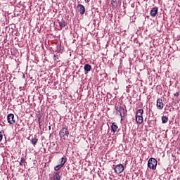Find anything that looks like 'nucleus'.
<instances>
[{
  "mask_svg": "<svg viewBox=\"0 0 180 180\" xmlns=\"http://www.w3.org/2000/svg\"><path fill=\"white\" fill-rule=\"evenodd\" d=\"M59 135L63 138V140H67L68 139V136H70V131H68V127L67 125H64L62 129L59 132Z\"/></svg>",
  "mask_w": 180,
  "mask_h": 180,
  "instance_id": "f257e3e1",
  "label": "nucleus"
},
{
  "mask_svg": "<svg viewBox=\"0 0 180 180\" xmlns=\"http://www.w3.org/2000/svg\"><path fill=\"white\" fill-rule=\"evenodd\" d=\"M148 167L150 169H157V160L155 158H150L148 162Z\"/></svg>",
  "mask_w": 180,
  "mask_h": 180,
  "instance_id": "f03ea898",
  "label": "nucleus"
},
{
  "mask_svg": "<svg viewBox=\"0 0 180 180\" xmlns=\"http://www.w3.org/2000/svg\"><path fill=\"white\" fill-rule=\"evenodd\" d=\"M115 172V174H122V172L123 171H124V167L123 166V165L120 164L115 166V167L114 168Z\"/></svg>",
  "mask_w": 180,
  "mask_h": 180,
  "instance_id": "7ed1b4c3",
  "label": "nucleus"
},
{
  "mask_svg": "<svg viewBox=\"0 0 180 180\" xmlns=\"http://www.w3.org/2000/svg\"><path fill=\"white\" fill-rule=\"evenodd\" d=\"M8 123L10 124H15V115L12 113H10L7 115Z\"/></svg>",
  "mask_w": 180,
  "mask_h": 180,
  "instance_id": "20e7f679",
  "label": "nucleus"
},
{
  "mask_svg": "<svg viewBox=\"0 0 180 180\" xmlns=\"http://www.w3.org/2000/svg\"><path fill=\"white\" fill-rule=\"evenodd\" d=\"M118 112L121 116V118L123 119L124 117V115L127 113V110L124 109L123 107H120L118 109Z\"/></svg>",
  "mask_w": 180,
  "mask_h": 180,
  "instance_id": "39448f33",
  "label": "nucleus"
},
{
  "mask_svg": "<svg viewBox=\"0 0 180 180\" xmlns=\"http://www.w3.org/2000/svg\"><path fill=\"white\" fill-rule=\"evenodd\" d=\"M157 13H158V7L155 6L152 8L150 13V16H152V18H155Z\"/></svg>",
  "mask_w": 180,
  "mask_h": 180,
  "instance_id": "423d86ee",
  "label": "nucleus"
},
{
  "mask_svg": "<svg viewBox=\"0 0 180 180\" xmlns=\"http://www.w3.org/2000/svg\"><path fill=\"white\" fill-rule=\"evenodd\" d=\"M156 106L159 110L164 109V103H162V99L158 98L157 100Z\"/></svg>",
  "mask_w": 180,
  "mask_h": 180,
  "instance_id": "0eeeda50",
  "label": "nucleus"
},
{
  "mask_svg": "<svg viewBox=\"0 0 180 180\" xmlns=\"http://www.w3.org/2000/svg\"><path fill=\"white\" fill-rule=\"evenodd\" d=\"M77 9H78L80 15H84V13H85V6H84V5L78 4Z\"/></svg>",
  "mask_w": 180,
  "mask_h": 180,
  "instance_id": "6e6552de",
  "label": "nucleus"
},
{
  "mask_svg": "<svg viewBox=\"0 0 180 180\" xmlns=\"http://www.w3.org/2000/svg\"><path fill=\"white\" fill-rule=\"evenodd\" d=\"M117 129H119V127H117L116 122H113L111 125V130L112 133H116V131H117Z\"/></svg>",
  "mask_w": 180,
  "mask_h": 180,
  "instance_id": "1a4fd4ad",
  "label": "nucleus"
},
{
  "mask_svg": "<svg viewBox=\"0 0 180 180\" xmlns=\"http://www.w3.org/2000/svg\"><path fill=\"white\" fill-rule=\"evenodd\" d=\"M84 68V71H86L87 72H89V71L92 70V67L89 64H86Z\"/></svg>",
  "mask_w": 180,
  "mask_h": 180,
  "instance_id": "9d476101",
  "label": "nucleus"
},
{
  "mask_svg": "<svg viewBox=\"0 0 180 180\" xmlns=\"http://www.w3.org/2000/svg\"><path fill=\"white\" fill-rule=\"evenodd\" d=\"M143 113H144V110L143 109H139L136 111V117L143 116Z\"/></svg>",
  "mask_w": 180,
  "mask_h": 180,
  "instance_id": "9b49d317",
  "label": "nucleus"
},
{
  "mask_svg": "<svg viewBox=\"0 0 180 180\" xmlns=\"http://www.w3.org/2000/svg\"><path fill=\"white\" fill-rule=\"evenodd\" d=\"M59 27H60V30L67 26V22L65 21H60L58 22Z\"/></svg>",
  "mask_w": 180,
  "mask_h": 180,
  "instance_id": "f8f14e48",
  "label": "nucleus"
},
{
  "mask_svg": "<svg viewBox=\"0 0 180 180\" xmlns=\"http://www.w3.org/2000/svg\"><path fill=\"white\" fill-rule=\"evenodd\" d=\"M136 121L139 124H141L143 123V116L136 117Z\"/></svg>",
  "mask_w": 180,
  "mask_h": 180,
  "instance_id": "ddd939ff",
  "label": "nucleus"
},
{
  "mask_svg": "<svg viewBox=\"0 0 180 180\" xmlns=\"http://www.w3.org/2000/svg\"><path fill=\"white\" fill-rule=\"evenodd\" d=\"M168 122V118L167 116L162 117V123L165 124Z\"/></svg>",
  "mask_w": 180,
  "mask_h": 180,
  "instance_id": "4468645a",
  "label": "nucleus"
},
{
  "mask_svg": "<svg viewBox=\"0 0 180 180\" xmlns=\"http://www.w3.org/2000/svg\"><path fill=\"white\" fill-rule=\"evenodd\" d=\"M65 162H67V158H61L60 165H61L62 167H64V164H65Z\"/></svg>",
  "mask_w": 180,
  "mask_h": 180,
  "instance_id": "2eb2a0df",
  "label": "nucleus"
},
{
  "mask_svg": "<svg viewBox=\"0 0 180 180\" xmlns=\"http://www.w3.org/2000/svg\"><path fill=\"white\" fill-rule=\"evenodd\" d=\"M111 4H112V6H117L119 1H117V0H112Z\"/></svg>",
  "mask_w": 180,
  "mask_h": 180,
  "instance_id": "dca6fc26",
  "label": "nucleus"
},
{
  "mask_svg": "<svg viewBox=\"0 0 180 180\" xmlns=\"http://www.w3.org/2000/svg\"><path fill=\"white\" fill-rule=\"evenodd\" d=\"M31 143L32 144H33V146H36V144H37V139L36 138L32 139Z\"/></svg>",
  "mask_w": 180,
  "mask_h": 180,
  "instance_id": "f3484780",
  "label": "nucleus"
},
{
  "mask_svg": "<svg viewBox=\"0 0 180 180\" xmlns=\"http://www.w3.org/2000/svg\"><path fill=\"white\" fill-rule=\"evenodd\" d=\"M61 168H63V166L60 165H58L54 167V169H55V171H58V170L61 169Z\"/></svg>",
  "mask_w": 180,
  "mask_h": 180,
  "instance_id": "a211bd4d",
  "label": "nucleus"
},
{
  "mask_svg": "<svg viewBox=\"0 0 180 180\" xmlns=\"http://www.w3.org/2000/svg\"><path fill=\"white\" fill-rule=\"evenodd\" d=\"M25 162H26V160H25V158H21V160H20V163H19V165H20V166H22V164L25 163Z\"/></svg>",
  "mask_w": 180,
  "mask_h": 180,
  "instance_id": "6ab92c4d",
  "label": "nucleus"
},
{
  "mask_svg": "<svg viewBox=\"0 0 180 180\" xmlns=\"http://www.w3.org/2000/svg\"><path fill=\"white\" fill-rule=\"evenodd\" d=\"M53 60H54V61H57V60H58V57H57V56L54 55Z\"/></svg>",
  "mask_w": 180,
  "mask_h": 180,
  "instance_id": "aec40b11",
  "label": "nucleus"
},
{
  "mask_svg": "<svg viewBox=\"0 0 180 180\" xmlns=\"http://www.w3.org/2000/svg\"><path fill=\"white\" fill-rule=\"evenodd\" d=\"M3 135H2V133L1 132H0V142H1L2 141V139H3Z\"/></svg>",
  "mask_w": 180,
  "mask_h": 180,
  "instance_id": "412c9836",
  "label": "nucleus"
},
{
  "mask_svg": "<svg viewBox=\"0 0 180 180\" xmlns=\"http://www.w3.org/2000/svg\"><path fill=\"white\" fill-rule=\"evenodd\" d=\"M174 96H179V92H176L174 94Z\"/></svg>",
  "mask_w": 180,
  "mask_h": 180,
  "instance_id": "4be33fe9",
  "label": "nucleus"
},
{
  "mask_svg": "<svg viewBox=\"0 0 180 180\" xmlns=\"http://www.w3.org/2000/svg\"><path fill=\"white\" fill-rule=\"evenodd\" d=\"M49 130H51V126H49Z\"/></svg>",
  "mask_w": 180,
  "mask_h": 180,
  "instance_id": "5701e85b",
  "label": "nucleus"
},
{
  "mask_svg": "<svg viewBox=\"0 0 180 180\" xmlns=\"http://www.w3.org/2000/svg\"><path fill=\"white\" fill-rule=\"evenodd\" d=\"M59 53H63V50L60 49Z\"/></svg>",
  "mask_w": 180,
  "mask_h": 180,
  "instance_id": "b1692460",
  "label": "nucleus"
},
{
  "mask_svg": "<svg viewBox=\"0 0 180 180\" xmlns=\"http://www.w3.org/2000/svg\"><path fill=\"white\" fill-rule=\"evenodd\" d=\"M85 1L88 3V2H89V0H85Z\"/></svg>",
  "mask_w": 180,
  "mask_h": 180,
  "instance_id": "393cba45",
  "label": "nucleus"
},
{
  "mask_svg": "<svg viewBox=\"0 0 180 180\" xmlns=\"http://www.w3.org/2000/svg\"><path fill=\"white\" fill-rule=\"evenodd\" d=\"M56 57H58V55H56Z\"/></svg>",
  "mask_w": 180,
  "mask_h": 180,
  "instance_id": "a878e982",
  "label": "nucleus"
},
{
  "mask_svg": "<svg viewBox=\"0 0 180 180\" xmlns=\"http://www.w3.org/2000/svg\"><path fill=\"white\" fill-rule=\"evenodd\" d=\"M59 48H60V46L59 47L58 46V49H59Z\"/></svg>",
  "mask_w": 180,
  "mask_h": 180,
  "instance_id": "bb28decb",
  "label": "nucleus"
},
{
  "mask_svg": "<svg viewBox=\"0 0 180 180\" xmlns=\"http://www.w3.org/2000/svg\"><path fill=\"white\" fill-rule=\"evenodd\" d=\"M59 48H60V46L59 47L58 46V49H59Z\"/></svg>",
  "mask_w": 180,
  "mask_h": 180,
  "instance_id": "cd10ccee",
  "label": "nucleus"
}]
</instances>
